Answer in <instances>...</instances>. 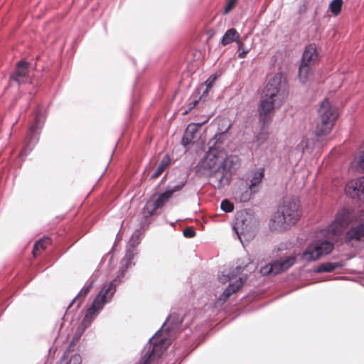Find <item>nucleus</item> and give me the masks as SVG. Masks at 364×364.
<instances>
[{
	"label": "nucleus",
	"instance_id": "f257e3e1",
	"mask_svg": "<svg viewBox=\"0 0 364 364\" xmlns=\"http://www.w3.org/2000/svg\"><path fill=\"white\" fill-rule=\"evenodd\" d=\"M235 157L228 156L222 149L209 146L208 151L196 166V174L201 177L209 175L210 181L218 189L228 185L236 170Z\"/></svg>",
	"mask_w": 364,
	"mask_h": 364
},
{
	"label": "nucleus",
	"instance_id": "f03ea898",
	"mask_svg": "<svg viewBox=\"0 0 364 364\" xmlns=\"http://www.w3.org/2000/svg\"><path fill=\"white\" fill-rule=\"evenodd\" d=\"M302 211L300 201L296 198H286L277 213L271 218L269 226L271 230L282 232L289 230L301 218Z\"/></svg>",
	"mask_w": 364,
	"mask_h": 364
},
{
	"label": "nucleus",
	"instance_id": "7ed1b4c3",
	"mask_svg": "<svg viewBox=\"0 0 364 364\" xmlns=\"http://www.w3.org/2000/svg\"><path fill=\"white\" fill-rule=\"evenodd\" d=\"M34 114L33 122L29 127L20 152L19 156L21 161H24L26 156L38 144L42 129L46 121L47 114L43 107L38 106Z\"/></svg>",
	"mask_w": 364,
	"mask_h": 364
},
{
	"label": "nucleus",
	"instance_id": "20e7f679",
	"mask_svg": "<svg viewBox=\"0 0 364 364\" xmlns=\"http://www.w3.org/2000/svg\"><path fill=\"white\" fill-rule=\"evenodd\" d=\"M264 97L276 101L277 107L283 105L289 95V84L282 73H277L269 79L264 89Z\"/></svg>",
	"mask_w": 364,
	"mask_h": 364
},
{
	"label": "nucleus",
	"instance_id": "39448f33",
	"mask_svg": "<svg viewBox=\"0 0 364 364\" xmlns=\"http://www.w3.org/2000/svg\"><path fill=\"white\" fill-rule=\"evenodd\" d=\"M259 226L257 218L247 212L237 213L235 220L232 225V230L237 234V237L241 240V235L252 239L255 237Z\"/></svg>",
	"mask_w": 364,
	"mask_h": 364
},
{
	"label": "nucleus",
	"instance_id": "423d86ee",
	"mask_svg": "<svg viewBox=\"0 0 364 364\" xmlns=\"http://www.w3.org/2000/svg\"><path fill=\"white\" fill-rule=\"evenodd\" d=\"M166 326V322H164L161 328L149 339L148 343L142 350L141 358L136 364H150L156 358H160L162 353L161 344L164 342V339L159 337L163 329L165 330Z\"/></svg>",
	"mask_w": 364,
	"mask_h": 364
},
{
	"label": "nucleus",
	"instance_id": "0eeeda50",
	"mask_svg": "<svg viewBox=\"0 0 364 364\" xmlns=\"http://www.w3.org/2000/svg\"><path fill=\"white\" fill-rule=\"evenodd\" d=\"M318 112L320 123L316 126V135L321 137L331 132L337 118V113L327 98L321 102Z\"/></svg>",
	"mask_w": 364,
	"mask_h": 364
},
{
	"label": "nucleus",
	"instance_id": "6e6552de",
	"mask_svg": "<svg viewBox=\"0 0 364 364\" xmlns=\"http://www.w3.org/2000/svg\"><path fill=\"white\" fill-rule=\"evenodd\" d=\"M334 248V244L327 240H313L303 252L301 259L306 262L317 260L320 257L327 255Z\"/></svg>",
	"mask_w": 364,
	"mask_h": 364
},
{
	"label": "nucleus",
	"instance_id": "1a4fd4ad",
	"mask_svg": "<svg viewBox=\"0 0 364 364\" xmlns=\"http://www.w3.org/2000/svg\"><path fill=\"white\" fill-rule=\"evenodd\" d=\"M108 301L101 300L95 297L90 307L87 309L85 315L77 328V332L82 335L90 326L94 318L98 315V311L103 309Z\"/></svg>",
	"mask_w": 364,
	"mask_h": 364
},
{
	"label": "nucleus",
	"instance_id": "9d476101",
	"mask_svg": "<svg viewBox=\"0 0 364 364\" xmlns=\"http://www.w3.org/2000/svg\"><path fill=\"white\" fill-rule=\"evenodd\" d=\"M155 195L158 196L156 200L154 202L151 200H147L142 208L141 213L145 219L152 216L157 209L162 208L173 197L171 192L166 188L164 192H157Z\"/></svg>",
	"mask_w": 364,
	"mask_h": 364
},
{
	"label": "nucleus",
	"instance_id": "9b49d317",
	"mask_svg": "<svg viewBox=\"0 0 364 364\" xmlns=\"http://www.w3.org/2000/svg\"><path fill=\"white\" fill-rule=\"evenodd\" d=\"M351 213L346 208H343L338 210L331 224L332 233L334 235H340L351 222Z\"/></svg>",
	"mask_w": 364,
	"mask_h": 364
},
{
	"label": "nucleus",
	"instance_id": "f8f14e48",
	"mask_svg": "<svg viewBox=\"0 0 364 364\" xmlns=\"http://www.w3.org/2000/svg\"><path fill=\"white\" fill-rule=\"evenodd\" d=\"M318 54L315 43H310L306 46L303 52L300 64L313 65L318 60Z\"/></svg>",
	"mask_w": 364,
	"mask_h": 364
},
{
	"label": "nucleus",
	"instance_id": "ddd939ff",
	"mask_svg": "<svg viewBox=\"0 0 364 364\" xmlns=\"http://www.w3.org/2000/svg\"><path fill=\"white\" fill-rule=\"evenodd\" d=\"M209 117L205 120L198 122V123H191L188 125L187 128L185 130V133L181 139V145L184 147H186L189 144H191L193 140L195 139V134L198 131L199 128L206 123L208 120Z\"/></svg>",
	"mask_w": 364,
	"mask_h": 364
},
{
	"label": "nucleus",
	"instance_id": "4468645a",
	"mask_svg": "<svg viewBox=\"0 0 364 364\" xmlns=\"http://www.w3.org/2000/svg\"><path fill=\"white\" fill-rule=\"evenodd\" d=\"M364 237L363 225L358 223L355 226L350 227L346 232L345 242L349 245L352 240L360 241Z\"/></svg>",
	"mask_w": 364,
	"mask_h": 364
},
{
	"label": "nucleus",
	"instance_id": "2eb2a0df",
	"mask_svg": "<svg viewBox=\"0 0 364 364\" xmlns=\"http://www.w3.org/2000/svg\"><path fill=\"white\" fill-rule=\"evenodd\" d=\"M264 167H259L254 171L249 186L250 193H255L259 191V185L264 177Z\"/></svg>",
	"mask_w": 364,
	"mask_h": 364
},
{
	"label": "nucleus",
	"instance_id": "dca6fc26",
	"mask_svg": "<svg viewBox=\"0 0 364 364\" xmlns=\"http://www.w3.org/2000/svg\"><path fill=\"white\" fill-rule=\"evenodd\" d=\"M203 89V85H198L193 90L192 94L188 100V108L183 111V115L188 114L199 103V102L201 100V97H200V91H201Z\"/></svg>",
	"mask_w": 364,
	"mask_h": 364
},
{
	"label": "nucleus",
	"instance_id": "f3484780",
	"mask_svg": "<svg viewBox=\"0 0 364 364\" xmlns=\"http://www.w3.org/2000/svg\"><path fill=\"white\" fill-rule=\"evenodd\" d=\"M183 318L178 313L173 312L168 315L166 321L165 331L170 332L176 328H178L182 323Z\"/></svg>",
	"mask_w": 364,
	"mask_h": 364
},
{
	"label": "nucleus",
	"instance_id": "a211bd4d",
	"mask_svg": "<svg viewBox=\"0 0 364 364\" xmlns=\"http://www.w3.org/2000/svg\"><path fill=\"white\" fill-rule=\"evenodd\" d=\"M279 264V260L277 259L272 263L262 267L259 272L262 276H274L280 274L283 272L280 269Z\"/></svg>",
	"mask_w": 364,
	"mask_h": 364
},
{
	"label": "nucleus",
	"instance_id": "6ab92c4d",
	"mask_svg": "<svg viewBox=\"0 0 364 364\" xmlns=\"http://www.w3.org/2000/svg\"><path fill=\"white\" fill-rule=\"evenodd\" d=\"M344 266L345 262L343 261L328 262L320 264L314 272L316 273L331 272L334 269L342 268Z\"/></svg>",
	"mask_w": 364,
	"mask_h": 364
},
{
	"label": "nucleus",
	"instance_id": "aec40b11",
	"mask_svg": "<svg viewBox=\"0 0 364 364\" xmlns=\"http://www.w3.org/2000/svg\"><path fill=\"white\" fill-rule=\"evenodd\" d=\"M187 176L183 178H175L174 180L169 182L166 188L171 192L172 196H173L175 193L179 192L183 188V187L187 183Z\"/></svg>",
	"mask_w": 364,
	"mask_h": 364
},
{
	"label": "nucleus",
	"instance_id": "412c9836",
	"mask_svg": "<svg viewBox=\"0 0 364 364\" xmlns=\"http://www.w3.org/2000/svg\"><path fill=\"white\" fill-rule=\"evenodd\" d=\"M350 197L358 198L364 201V176L358 178L352 186Z\"/></svg>",
	"mask_w": 364,
	"mask_h": 364
},
{
	"label": "nucleus",
	"instance_id": "4be33fe9",
	"mask_svg": "<svg viewBox=\"0 0 364 364\" xmlns=\"http://www.w3.org/2000/svg\"><path fill=\"white\" fill-rule=\"evenodd\" d=\"M239 39L240 33L235 28H231L225 31V33H224L220 40V43L223 46H225L230 44L232 42H237Z\"/></svg>",
	"mask_w": 364,
	"mask_h": 364
},
{
	"label": "nucleus",
	"instance_id": "5701e85b",
	"mask_svg": "<svg viewBox=\"0 0 364 364\" xmlns=\"http://www.w3.org/2000/svg\"><path fill=\"white\" fill-rule=\"evenodd\" d=\"M231 127V124H228L227 127H225V129L223 130L220 127L218 128V132H217L213 137L209 141L208 145L209 146L215 147L217 144H223L225 136L226 134L229 131V129Z\"/></svg>",
	"mask_w": 364,
	"mask_h": 364
},
{
	"label": "nucleus",
	"instance_id": "b1692460",
	"mask_svg": "<svg viewBox=\"0 0 364 364\" xmlns=\"http://www.w3.org/2000/svg\"><path fill=\"white\" fill-rule=\"evenodd\" d=\"M276 107V101H273L270 98L264 96L258 106V112L269 114Z\"/></svg>",
	"mask_w": 364,
	"mask_h": 364
},
{
	"label": "nucleus",
	"instance_id": "393cba45",
	"mask_svg": "<svg viewBox=\"0 0 364 364\" xmlns=\"http://www.w3.org/2000/svg\"><path fill=\"white\" fill-rule=\"evenodd\" d=\"M312 75V70L311 65L300 64L298 71V77L299 82L305 85L309 80L310 77Z\"/></svg>",
	"mask_w": 364,
	"mask_h": 364
},
{
	"label": "nucleus",
	"instance_id": "a878e982",
	"mask_svg": "<svg viewBox=\"0 0 364 364\" xmlns=\"http://www.w3.org/2000/svg\"><path fill=\"white\" fill-rule=\"evenodd\" d=\"M171 162V158L168 154H165L162 158L160 164H159L156 171L150 176V180H153L159 176L162 172L166 169Z\"/></svg>",
	"mask_w": 364,
	"mask_h": 364
},
{
	"label": "nucleus",
	"instance_id": "bb28decb",
	"mask_svg": "<svg viewBox=\"0 0 364 364\" xmlns=\"http://www.w3.org/2000/svg\"><path fill=\"white\" fill-rule=\"evenodd\" d=\"M137 254L136 249H131L127 247L126 252L121 260V264H127V267L135 266L136 262H133L134 256Z\"/></svg>",
	"mask_w": 364,
	"mask_h": 364
},
{
	"label": "nucleus",
	"instance_id": "cd10ccee",
	"mask_svg": "<svg viewBox=\"0 0 364 364\" xmlns=\"http://www.w3.org/2000/svg\"><path fill=\"white\" fill-rule=\"evenodd\" d=\"M243 279L240 277L235 282H230L223 291L228 295V297H230L232 294L237 292L241 288L243 284Z\"/></svg>",
	"mask_w": 364,
	"mask_h": 364
},
{
	"label": "nucleus",
	"instance_id": "c85d7f7f",
	"mask_svg": "<svg viewBox=\"0 0 364 364\" xmlns=\"http://www.w3.org/2000/svg\"><path fill=\"white\" fill-rule=\"evenodd\" d=\"M268 136L269 133L267 129L264 128V127H260L259 132L255 136V142L257 146L259 147L264 144L267 141Z\"/></svg>",
	"mask_w": 364,
	"mask_h": 364
},
{
	"label": "nucleus",
	"instance_id": "c756f323",
	"mask_svg": "<svg viewBox=\"0 0 364 364\" xmlns=\"http://www.w3.org/2000/svg\"><path fill=\"white\" fill-rule=\"evenodd\" d=\"M343 4V0H331L328 5V10L334 16H337L341 11Z\"/></svg>",
	"mask_w": 364,
	"mask_h": 364
},
{
	"label": "nucleus",
	"instance_id": "7c9ffc66",
	"mask_svg": "<svg viewBox=\"0 0 364 364\" xmlns=\"http://www.w3.org/2000/svg\"><path fill=\"white\" fill-rule=\"evenodd\" d=\"M140 242L141 231L139 230H136L131 235L127 247L131 249H136V247L139 245Z\"/></svg>",
	"mask_w": 364,
	"mask_h": 364
},
{
	"label": "nucleus",
	"instance_id": "2f4dec72",
	"mask_svg": "<svg viewBox=\"0 0 364 364\" xmlns=\"http://www.w3.org/2000/svg\"><path fill=\"white\" fill-rule=\"evenodd\" d=\"M279 266L280 267V269L282 270V272H285L286 270L289 269L291 267H292L295 262H296V257L294 256H290L286 257L284 259H279Z\"/></svg>",
	"mask_w": 364,
	"mask_h": 364
},
{
	"label": "nucleus",
	"instance_id": "473e14b6",
	"mask_svg": "<svg viewBox=\"0 0 364 364\" xmlns=\"http://www.w3.org/2000/svg\"><path fill=\"white\" fill-rule=\"evenodd\" d=\"M96 297L101 300L108 301V302L111 301L112 297H110V287H108L107 286L102 287Z\"/></svg>",
	"mask_w": 364,
	"mask_h": 364
},
{
	"label": "nucleus",
	"instance_id": "72a5a7b5",
	"mask_svg": "<svg viewBox=\"0 0 364 364\" xmlns=\"http://www.w3.org/2000/svg\"><path fill=\"white\" fill-rule=\"evenodd\" d=\"M237 46V56L240 59L245 58L247 57V53L250 51L249 48H245V45L240 39L236 42Z\"/></svg>",
	"mask_w": 364,
	"mask_h": 364
},
{
	"label": "nucleus",
	"instance_id": "f704fd0d",
	"mask_svg": "<svg viewBox=\"0 0 364 364\" xmlns=\"http://www.w3.org/2000/svg\"><path fill=\"white\" fill-rule=\"evenodd\" d=\"M259 122L261 124L260 127H264V128L267 129L271 122L269 113L259 112Z\"/></svg>",
	"mask_w": 364,
	"mask_h": 364
},
{
	"label": "nucleus",
	"instance_id": "c9c22d12",
	"mask_svg": "<svg viewBox=\"0 0 364 364\" xmlns=\"http://www.w3.org/2000/svg\"><path fill=\"white\" fill-rule=\"evenodd\" d=\"M220 209L225 213H231L234 210V204L228 199H224L221 201Z\"/></svg>",
	"mask_w": 364,
	"mask_h": 364
},
{
	"label": "nucleus",
	"instance_id": "e433bc0d",
	"mask_svg": "<svg viewBox=\"0 0 364 364\" xmlns=\"http://www.w3.org/2000/svg\"><path fill=\"white\" fill-rule=\"evenodd\" d=\"M112 249H113V247ZM112 250H110L105 255L102 257L100 263V266L106 263V267L107 268H110L113 259V253Z\"/></svg>",
	"mask_w": 364,
	"mask_h": 364
},
{
	"label": "nucleus",
	"instance_id": "4c0bfd02",
	"mask_svg": "<svg viewBox=\"0 0 364 364\" xmlns=\"http://www.w3.org/2000/svg\"><path fill=\"white\" fill-rule=\"evenodd\" d=\"M95 283V280L90 281L88 284H85L78 292L77 294V297L80 296H85L90 291L92 287H93V284Z\"/></svg>",
	"mask_w": 364,
	"mask_h": 364
},
{
	"label": "nucleus",
	"instance_id": "58836bf2",
	"mask_svg": "<svg viewBox=\"0 0 364 364\" xmlns=\"http://www.w3.org/2000/svg\"><path fill=\"white\" fill-rule=\"evenodd\" d=\"M128 269L129 267H127V264H121V267L118 270L115 277L117 278V279L121 280L122 282H123L124 281L125 274Z\"/></svg>",
	"mask_w": 364,
	"mask_h": 364
},
{
	"label": "nucleus",
	"instance_id": "ea45409f",
	"mask_svg": "<svg viewBox=\"0 0 364 364\" xmlns=\"http://www.w3.org/2000/svg\"><path fill=\"white\" fill-rule=\"evenodd\" d=\"M121 280L117 279L114 277L108 284V287H110V297H112L117 291V286L121 284Z\"/></svg>",
	"mask_w": 364,
	"mask_h": 364
},
{
	"label": "nucleus",
	"instance_id": "a19ab883",
	"mask_svg": "<svg viewBox=\"0 0 364 364\" xmlns=\"http://www.w3.org/2000/svg\"><path fill=\"white\" fill-rule=\"evenodd\" d=\"M216 79V74H212L207 78V80L203 83H201L199 85H203V87H208V89H211Z\"/></svg>",
	"mask_w": 364,
	"mask_h": 364
},
{
	"label": "nucleus",
	"instance_id": "79ce46f5",
	"mask_svg": "<svg viewBox=\"0 0 364 364\" xmlns=\"http://www.w3.org/2000/svg\"><path fill=\"white\" fill-rule=\"evenodd\" d=\"M50 241V239L48 237L43 236L41 239L36 241L33 245V252L34 253L35 250L38 248V247H41L42 249H45L46 247L43 245V242L49 243Z\"/></svg>",
	"mask_w": 364,
	"mask_h": 364
},
{
	"label": "nucleus",
	"instance_id": "37998d69",
	"mask_svg": "<svg viewBox=\"0 0 364 364\" xmlns=\"http://www.w3.org/2000/svg\"><path fill=\"white\" fill-rule=\"evenodd\" d=\"M30 66V63L23 60V59H21L20 60H18L16 63V67L18 69H21L25 72H26L28 73V68Z\"/></svg>",
	"mask_w": 364,
	"mask_h": 364
},
{
	"label": "nucleus",
	"instance_id": "c03bdc74",
	"mask_svg": "<svg viewBox=\"0 0 364 364\" xmlns=\"http://www.w3.org/2000/svg\"><path fill=\"white\" fill-rule=\"evenodd\" d=\"M196 232L195 229L191 226L186 228L183 231V236L187 238H192L196 235Z\"/></svg>",
	"mask_w": 364,
	"mask_h": 364
},
{
	"label": "nucleus",
	"instance_id": "a18cd8bd",
	"mask_svg": "<svg viewBox=\"0 0 364 364\" xmlns=\"http://www.w3.org/2000/svg\"><path fill=\"white\" fill-rule=\"evenodd\" d=\"M229 297L228 295L223 291L216 299L215 301V306H223L225 301L228 300Z\"/></svg>",
	"mask_w": 364,
	"mask_h": 364
},
{
	"label": "nucleus",
	"instance_id": "49530a36",
	"mask_svg": "<svg viewBox=\"0 0 364 364\" xmlns=\"http://www.w3.org/2000/svg\"><path fill=\"white\" fill-rule=\"evenodd\" d=\"M237 0H228V2L224 8L223 13H229L235 6Z\"/></svg>",
	"mask_w": 364,
	"mask_h": 364
},
{
	"label": "nucleus",
	"instance_id": "de8ad7c7",
	"mask_svg": "<svg viewBox=\"0 0 364 364\" xmlns=\"http://www.w3.org/2000/svg\"><path fill=\"white\" fill-rule=\"evenodd\" d=\"M81 356L78 353H75L65 364H81Z\"/></svg>",
	"mask_w": 364,
	"mask_h": 364
},
{
	"label": "nucleus",
	"instance_id": "09e8293b",
	"mask_svg": "<svg viewBox=\"0 0 364 364\" xmlns=\"http://www.w3.org/2000/svg\"><path fill=\"white\" fill-rule=\"evenodd\" d=\"M11 74H13L14 76L18 77H26L28 73L16 67L14 71Z\"/></svg>",
	"mask_w": 364,
	"mask_h": 364
},
{
	"label": "nucleus",
	"instance_id": "8fccbe9b",
	"mask_svg": "<svg viewBox=\"0 0 364 364\" xmlns=\"http://www.w3.org/2000/svg\"><path fill=\"white\" fill-rule=\"evenodd\" d=\"M230 279L231 277L228 274L222 273L221 274L218 275V279L223 284L229 282Z\"/></svg>",
	"mask_w": 364,
	"mask_h": 364
},
{
	"label": "nucleus",
	"instance_id": "3c124183",
	"mask_svg": "<svg viewBox=\"0 0 364 364\" xmlns=\"http://www.w3.org/2000/svg\"><path fill=\"white\" fill-rule=\"evenodd\" d=\"M9 82L11 85L13 82H15L18 87H20V85H21L20 77H16L13 74H11L9 76Z\"/></svg>",
	"mask_w": 364,
	"mask_h": 364
},
{
	"label": "nucleus",
	"instance_id": "603ef678",
	"mask_svg": "<svg viewBox=\"0 0 364 364\" xmlns=\"http://www.w3.org/2000/svg\"><path fill=\"white\" fill-rule=\"evenodd\" d=\"M210 90V89H208V87H204L203 89L201 91H200V97H201L200 101L205 100V98L207 97Z\"/></svg>",
	"mask_w": 364,
	"mask_h": 364
},
{
	"label": "nucleus",
	"instance_id": "864d4df0",
	"mask_svg": "<svg viewBox=\"0 0 364 364\" xmlns=\"http://www.w3.org/2000/svg\"><path fill=\"white\" fill-rule=\"evenodd\" d=\"M79 297H77V295L73 299V300L70 301V303L69 304V305L68 306L67 309H66V311H65V315L63 317L62 319H65V317L68 316L69 314H70V312L68 311L69 309L72 306V305L75 302V301L78 299Z\"/></svg>",
	"mask_w": 364,
	"mask_h": 364
},
{
	"label": "nucleus",
	"instance_id": "5fc2aeb1",
	"mask_svg": "<svg viewBox=\"0 0 364 364\" xmlns=\"http://www.w3.org/2000/svg\"><path fill=\"white\" fill-rule=\"evenodd\" d=\"M144 221L139 223V228L141 229H147L149 226V223L146 221L147 219L144 218Z\"/></svg>",
	"mask_w": 364,
	"mask_h": 364
},
{
	"label": "nucleus",
	"instance_id": "6e6d98bb",
	"mask_svg": "<svg viewBox=\"0 0 364 364\" xmlns=\"http://www.w3.org/2000/svg\"><path fill=\"white\" fill-rule=\"evenodd\" d=\"M166 176L163 177V178L161 180V181L158 184V186H160L161 184V183H163L164 180L165 179Z\"/></svg>",
	"mask_w": 364,
	"mask_h": 364
},
{
	"label": "nucleus",
	"instance_id": "4d7b16f0",
	"mask_svg": "<svg viewBox=\"0 0 364 364\" xmlns=\"http://www.w3.org/2000/svg\"><path fill=\"white\" fill-rule=\"evenodd\" d=\"M360 223L363 225V230H364V221H363V222H360Z\"/></svg>",
	"mask_w": 364,
	"mask_h": 364
},
{
	"label": "nucleus",
	"instance_id": "13d9d810",
	"mask_svg": "<svg viewBox=\"0 0 364 364\" xmlns=\"http://www.w3.org/2000/svg\"><path fill=\"white\" fill-rule=\"evenodd\" d=\"M170 225L173 227L175 225V223H171Z\"/></svg>",
	"mask_w": 364,
	"mask_h": 364
},
{
	"label": "nucleus",
	"instance_id": "bf43d9fd",
	"mask_svg": "<svg viewBox=\"0 0 364 364\" xmlns=\"http://www.w3.org/2000/svg\"><path fill=\"white\" fill-rule=\"evenodd\" d=\"M62 325H63V323H61L60 324L59 328H59V329H58L59 331H60V329L62 328Z\"/></svg>",
	"mask_w": 364,
	"mask_h": 364
},
{
	"label": "nucleus",
	"instance_id": "052dcab7",
	"mask_svg": "<svg viewBox=\"0 0 364 364\" xmlns=\"http://www.w3.org/2000/svg\"><path fill=\"white\" fill-rule=\"evenodd\" d=\"M102 176H103V173L100 176V178H98L97 181H100L102 178Z\"/></svg>",
	"mask_w": 364,
	"mask_h": 364
},
{
	"label": "nucleus",
	"instance_id": "680f3d73",
	"mask_svg": "<svg viewBox=\"0 0 364 364\" xmlns=\"http://www.w3.org/2000/svg\"><path fill=\"white\" fill-rule=\"evenodd\" d=\"M80 307V304H78L76 306L77 309H78Z\"/></svg>",
	"mask_w": 364,
	"mask_h": 364
},
{
	"label": "nucleus",
	"instance_id": "e2e57ef3",
	"mask_svg": "<svg viewBox=\"0 0 364 364\" xmlns=\"http://www.w3.org/2000/svg\"><path fill=\"white\" fill-rule=\"evenodd\" d=\"M133 63L135 65L136 64V60H133Z\"/></svg>",
	"mask_w": 364,
	"mask_h": 364
}]
</instances>
